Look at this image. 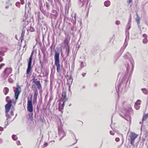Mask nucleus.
<instances>
[{"mask_svg":"<svg viewBox=\"0 0 148 148\" xmlns=\"http://www.w3.org/2000/svg\"><path fill=\"white\" fill-rule=\"evenodd\" d=\"M32 96H31L30 97L29 99H28L27 103V110L31 113L28 114V115L29 119L31 120H32L33 119V113L32 112H33V108L32 102Z\"/></svg>","mask_w":148,"mask_h":148,"instance_id":"f257e3e1","label":"nucleus"},{"mask_svg":"<svg viewBox=\"0 0 148 148\" xmlns=\"http://www.w3.org/2000/svg\"><path fill=\"white\" fill-rule=\"evenodd\" d=\"M60 54L59 52H56L54 55L55 65L57 67V72L58 73H60L61 71L59 60Z\"/></svg>","mask_w":148,"mask_h":148,"instance_id":"f03ea898","label":"nucleus"},{"mask_svg":"<svg viewBox=\"0 0 148 148\" xmlns=\"http://www.w3.org/2000/svg\"><path fill=\"white\" fill-rule=\"evenodd\" d=\"M126 77V76L125 74L123 75V76L122 78V79L120 83L119 84L118 86V89L119 90H122V92H125L126 91V88H127L129 86V84H127V82L126 83L125 87H123L124 84L123 82L124 80L125 79Z\"/></svg>","mask_w":148,"mask_h":148,"instance_id":"7ed1b4c3","label":"nucleus"},{"mask_svg":"<svg viewBox=\"0 0 148 148\" xmlns=\"http://www.w3.org/2000/svg\"><path fill=\"white\" fill-rule=\"evenodd\" d=\"M131 27V24H130L129 23H127L125 29V35L126 36V37L124 43V45L125 46H127L128 44L127 41L129 40L130 36L129 30Z\"/></svg>","mask_w":148,"mask_h":148,"instance_id":"20e7f679","label":"nucleus"},{"mask_svg":"<svg viewBox=\"0 0 148 148\" xmlns=\"http://www.w3.org/2000/svg\"><path fill=\"white\" fill-rule=\"evenodd\" d=\"M33 52V51L32 52L31 55L29 57V60H28V66L26 71V74L27 75L29 74L30 72H31V70L32 69V66L31 65L32 62V56Z\"/></svg>","mask_w":148,"mask_h":148,"instance_id":"39448f33","label":"nucleus"},{"mask_svg":"<svg viewBox=\"0 0 148 148\" xmlns=\"http://www.w3.org/2000/svg\"><path fill=\"white\" fill-rule=\"evenodd\" d=\"M12 69L10 68H7L3 72L2 75L5 78H6L11 73Z\"/></svg>","mask_w":148,"mask_h":148,"instance_id":"423d86ee","label":"nucleus"},{"mask_svg":"<svg viewBox=\"0 0 148 148\" xmlns=\"http://www.w3.org/2000/svg\"><path fill=\"white\" fill-rule=\"evenodd\" d=\"M15 93L14 97L16 100L18 99V96L21 92V87L17 85L16 88L14 90Z\"/></svg>","mask_w":148,"mask_h":148,"instance_id":"0eeeda50","label":"nucleus"},{"mask_svg":"<svg viewBox=\"0 0 148 148\" xmlns=\"http://www.w3.org/2000/svg\"><path fill=\"white\" fill-rule=\"evenodd\" d=\"M126 47V46H124V45L123 46L121 47L120 51L118 52L117 56L114 57V63H115L120 56L122 54Z\"/></svg>","mask_w":148,"mask_h":148,"instance_id":"6e6552de","label":"nucleus"},{"mask_svg":"<svg viewBox=\"0 0 148 148\" xmlns=\"http://www.w3.org/2000/svg\"><path fill=\"white\" fill-rule=\"evenodd\" d=\"M126 47V46H124V45L123 46L121 47L120 51L118 52L117 56L114 57V63H115L120 56L122 54Z\"/></svg>","mask_w":148,"mask_h":148,"instance_id":"1a4fd4ad","label":"nucleus"},{"mask_svg":"<svg viewBox=\"0 0 148 148\" xmlns=\"http://www.w3.org/2000/svg\"><path fill=\"white\" fill-rule=\"evenodd\" d=\"M12 102L11 99H10L8 102L5 105V114H7L9 112L12 106Z\"/></svg>","mask_w":148,"mask_h":148,"instance_id":"9d476101","label":"nucleus"},{"mask_svg":"<svg viewBox=\"0 0 148 148\" xmlns=\"http://www.w3.org/2000/svg\"><path fill=\"white\" fill-rule=\"evenodd\" d=\"M138 135L134 132H132L130 135L131 144L133 145L135 139L137 137Z\"/></svg>","mask_w":148,"mask_h":148,"instance_id":"9b49d317","label":"nucleus"},{"mask_svg":"<svg viewBox=\"0 0 148 148\" xmlns=\"http://www.w3.org/2000/svg\"><path fill=\"white\" fill-rule=\"evenodd\" d=\"M58 134L60 138L59 139L60 140H61L62 138L66 136V134L64 130L62 128H58Z\"/></svg>","mask_w":148,"mask_h":148,"instance_id":"f8f14e48","label":"nucleus"},{"mask_svg":"<svg viewBox=\"0 0 148 148\" xmlns=\"http://www.w3.org/2000/svg\"><path fill=\"white\" fill-rule=\"evenodd\" d=\"M34 93L32 102L33 104H34L37 103V99L38 95V92L36 88L34 89Z\"/></svg>","mask_w":148,"mask_h":148,"instance_id":"ddd939ff","label":"nucleus"},{"mask_svg":"<svg viewBox=\"0 0 148 148\" xmlns=\"http://www.w3.org/2000/svg\"><path fill=\"white\" fill-rule=\"evenodd\" d=\"M51 15L52 18L56 19L58 15L57 12L56 10H53L51 13Z\"/></svg>","mask_w":148,"mask_h":148,"instance_id":"4468645a","label":"nucleus"},{"mask_svg":"<svg viewBox=\"0 0 148 148\" xmlns=\"http://www.w3.org/2000/svg\"><path fill=\"white\" fill-rule=\"evenodd\" d=\"M31 5L30 3L29 2L27 3L26 4L25 6V13L28 12V13H30L31 10V7L30 5Z\"/></svg>","mask_w":148,"mask_h":148,"instance_id":"2eb2a0df","label":"nucleus"},{"mask_svg":"<svg viewBox=\"0 0 148 148\" xmlns=\"http://www.w3.org/2000/svg\"><path fill=\"white\" fill-rule=\"evenodd\" d=\"M140 103L141 101L140 100H138L135 103L134 105V107L136 110H138L139 109Z\"/></svg>","mask_w":148,"mask_h":148,"instance_id":"dca6fc26","label":"nucleus"},{"mask_svg":"<svg viewBox=\"0 0 148 148\" xmlns=\"http://www.w3.org/2000/svg\"><path fill=\"white\" fill-rule=\"evenodd\" d=\"M40 10L44 15L47 17H49V13L48 11L47 12L46 10H44L43 8H42L41 7L40 8Z\"/></svg>","mask_w":148,"mask_h":148,"instance_id":"f3484780","label":"nucleus"},{"mask_svg":"<svg viewBox=\"0 0 148 148\" xmlns=\"http://www.w3.org/2000/svg\"><path fill=\"white\" fill-rule=\"evenodd\" d=\"M73 79L72 78L71 76H70L69 78L67 79V82L66 84L67 85H69V88L71 86V85L72 84V82H73Z\"/></svg>","mask_w":148,"mask_h":148,"instance_id":"a211bd4d","label":"nucleus"},{"mask_svg":"<svg viewBox=\"0 0 148 148\" xmlns=\"http://www.w3.org/2000/svg\"><path fill=\"white\" fill-rule=\"evenodd\" d=\"M127 121H130L131 120V117L127 113L125 114L124 116H122Z\"/></svg>","mask_w":148,"mask_h":148,"instance_id":"6ab92c4d","label":"nucleus"},{"mask_svg":"<svg viewBox=\"0 0 148 148\" xmlns=\"http://www.w3.org/2000/svg\"><path fill=\"white\" fill-rule=\"evenodd\" d=\"M34 83L37 86V88L38 90H40L42 89V86L40 81H37V82L35 81L34 82Z\"/></svg>","mask_w":148,"mask_h":148,"instance_id":"aec40b11","label":"nucleus"},{"mask_svg":"<svg viewBox=\"0 0 148 148\" xmlns=\"http://www.w3.org/2000/svg\"><path fill=\"white\" fill-rule=\"evenodd\" d=\"M69 40L70 39L68 37L66 38L64 40V42L65 45L66 47L69 46Z\"/></svg>","mask_w":148,"mask_h":148,"instance_id":"412c9836","label":"nucleus"},{"mask_svg":"<svg viewBox=\"0 0 148 148\" xmlns=\"http://www.w3.org/2000/svg\"><path fill=\"white\" fill-rule=\"evenodd\" d=\"M130 56H131L130 53L128 52H127L123 56V58H124L128 60L131 62Z\"/></svg>","mask_w":148,"mask_h":148,"instance_id":"4be33fe9","label":"nucleus"},{"mask_svg":"<svg viewBox=\"0 0 148 148\" xmlns=\"http://www.w3.org/2000/svg\"><path fill=\"white\" fill-rule=\"evenodd\" d=\"M76 14H75V16L74 17H72L71 19V22L72 23L73 25V26H74L76 24Z\"/></svg>","mask_w":148,"mask_h":148,"instance_id":"5701e85b","label":"nucleus"},{"mask_svg":"<svg viewBox=\"0 0 148 148\" xmlns=\"http://www.w3.org/2000/svg\"><path fill=\"white\" fill-rule=\"evenodd\" d=\"M64 23H66L67 25H69L70 24L69 18L66 17L65 16L64 19Z\"/></svg>","mask_w":148,"mask_h":148,"instance_id":"b1692460","label":"nucleus"},{"mask_svg":"<svg viewBox=\"0 0 148 148\" xmlns=\"http://www.w3.org/2000/svg\"><path fill=\"white\" fill-rule=\"evenodd\" d=\"M22 30V32L21 34V37L20 38L21 41L22 40L24 36L25 29H24V28H23Z\"/></svg>","mask_w":148,"mask_h":148,"instance_id":"393cba45","label":"nucleus"},{"mask_svg":"<svg viewBox=\"0 0 148 148\" xmlns=\"http://www.w3.org/2000/svg\"><path fill=\"white\" fill-rule=\"evenodd\" d=\"M70 52V46H68V47H66V56L68 57L69 54Z\"/></svg>","mask_w":148,"mask_h":148,"instance_id":"a878e982","label":"nucleus"},{"mask_svg":"<svg viewBox=\"0 0 148 148\" xmlns=\"http://www.w3.org/2000/svg\"><path fill=\"white\" fill-rule=\"evenodd\" d=\"M9 91V89L7 87H5L3 89V92L4 94L6 95L8 94Z\"/></svg>","mask_w":148,"mask_h":148,"instance_id":"bb28decb","label":"nucleus"},{"mask_svg":"<svg viewBox=\"0 0 148 148\" xmlns=\"http://www.w3.org/2000/svg\"><path fill=\"white\" fill-rule=\"evenodd\" d=\"M49 3L47 2H45V5L46 6V8L47 10V11H49L50 9V5H49Z\"/></svg>","mask_w":148,"mask_h":148,"instance_id":"cd10ccee","label":"nucleus"},{"mask_svg":"<svg viewBox=\"0 0 148 148\" xmlns=\"http://www.w3.org/2000/svg\"><path fill=\"white\" fill-rule=\"evenodd\" d=\"M110 1L108 0L104 2V5L107 7L109 6L110 5Z\"/></svg>","mask_w":148,"mask_h":148,"instance_id":"c85d7f7f","label":"nucleus"},{"mask_svg":"<svg viewBox=\"0 0 148 148\" xmlns=\"http://www.w3.org/2000/svg\"><path fill=\"white\" fill-rule=\"evenodd\" d=\"M86 65V64L85 62L84 63L83 62H82L80 64V67L79 69V70H81L82 69V68L84 67Z\"/></svg>","mask_w":148,"mask_h":148,"instance_id":"c756f323","label":"nucleus"},{"mask_svg":"<svg viewBox=\"0 0 148 148\" xmlns=\"http://www.w3.org/2000/svg\"><path fill=\"white\" fill-rule=\"evenodd\" d=\"M55 46L54 45V43L53 42L50 47V49H51V51H53L55 49Z\"/></svg>","mask_w":148,"mask_h":148,"instance_id":"7c9ffc66","label":"nucleus"},{"mask_svg":"<svg viewBox=\"0 0 148 148\" xmlns=\"http://www.w3.org/2000/svg\"><path fill=\"white\" fill-rule=\"evenodd\" d=\"M141 90L143 91V93L147 95L148 94V92L147 89L145 88H142Z\"/></svg>","mask_w":148,"mask_h":148,"instance_id":"2f4dec72","label":"nucleus"},{"mask_svg":"<svg viewBox=\"0 0 148 148\" xmlns=\"http://www.w3.org/2000/svg\"><path fill=\"white\" fill-rule=\"evenodd\" d=\"M137 17L136 18V21L137 24H138L139 23H140V18L138 16L137 14Z\"/></svg>","mask_w":148,"mask_h":148,"instance_id":"473e14b6","label":"nucleus"},{"mask_svg":"<svg viewBox=\"0 0 148 148\" xmlns=\"http://www.w3.org/2000/svg\"><path fill=\"white\" fill-rule=\"evenodd\" d=\"M147 118L148 119V113L146 115L143 116L142 121H143L145 120Z\"/></svg>","mask_w":148,"mask_h":148,"instance_id":"72a5a7b5","label":"nucleus"},{"mask_svg":"<svg viewBox=\"0 0 148 148\" xmlns=\"http://www.w3.org/2000/svg\"><path fill=\"white\" fill-rule=\"evenodd\" d=\"M65 13L66 14H68L69 12V8L68 7L66 6L65 7Z\"/></svg>","mask_w":148,"mask_h":148,"instance_id":"f704fd0d","label":"nucleus"},{"mask_svg":"<svg viewBox=\"0 0 148 148\" xmlns=\"http://www.w3.org/2000/svg\"><path fill=\"white\" fill-rule=\"evenodd\" d=\"M148 42V40L147 38H145L143 40V42L144 44H146Z\"/></svg>","mask_w":148,"mask_h":148,"instance_id":"c9c22d12","label":"nucleus"},{"mask_svg":"<svg viewBox=\"0 0 148 148\" xmlns=\"http://www.w3.org/2000/svg\"><path fill=\"white\" fill-rule=\"evenodd\" d=\"M5 114L6 116L7 117L6 119L7 121L8 119H10L11 117V116H12L8 114V113H7V114Z\"/></svg>","mask_w":148,"mask_h":148,"instance_id":"e433bc0d","label":"nucleus"},{"mask_svg":"<svg viewBox=\"0 0 148 148\" xmlns=\"http://www.w3.org/2000/svg\"><path fill=\"white\" fill-rule=\"evenodd\" d=\"M16 135L13 134L12 136V139L14 140H17V137H16Z\"/></svg>","mask_w":148,"mask_h":148,"instance_id":"4c0bfd02","label":"nucleus"},{"mask_svg":"<svg viewBox=\"0 0 148 148\" xmlns=\"http://www.w3.org/2000/svg\"><path fill=\"white\" fill-rule=\"evenodd\" d=\"M15 5L16 6L19 8L20 7V3L19 2H17L16 3Z\"/></svg>","mask_w":148,"mask_h":148,"instance_id":"58836bf2","label":"nucleus"},{"mask_svg":"<svg viewBox=\"0 0 148 148\" xmlns=\"http://www.w3.org/2000/svg\"><path fill=\"white\" fill-rule=\"evenodd\" d=\"M28 23L27 22H25L23 23V28H24V29H25V28L26 25H27Z\"/></svg>","mask_w":148,"mask_h":148,"instance_id":"ea45409f","label":"nucleus"},{"mask_svg":"<svg viewBox=\"0 0 148 148\" xmlns=\"http://www.w3.org/2000/svg\"><path fill=\"white\" fill-rule=\"evenodd\" d=\"M29 30L31 32H32L34 31L35 30L34 28L32 26H30L29 27Z\"/></svg>","mask_w":148,"mask_h":148,"instance_id":"a19ab883","label":"nucleus"},{"mask_svg":"<svg viewBox=\"0 0 148 148\" xmlns=\"http://www.w3.org/2000/svg\"><path fill=\"white\" fill-rule=\"evenodd\" d=\"M62 97H64V99H65V98L66 97V95L65 93H64V95L63 92H62Z\"/></svg>","mask_w":148,"mask_h":148,"instance_id":"79ce46f5","label":"nucleus"},{"mask_svg":"<svg viewBox=\"0 0 148 148\" xmlns=\"http://www.w3.org/2000/svg\"><path fill=\"white\" fill-rule=\"evenodd\" d=\"M110 134L112 135H114L115 134L114 132L112 131H110Z\"/></svg>","mask_w":148,"mask_h":148,"instance_id":"37998d69","label":"nucleus"},{"mask_svg":"<svg viewBox=\"0 0 148 148\" xmlns=\"http://www.w3.org/2000/svg\"><path fill=\"white\" fill-rule=\"evenodd\" d=\"M8 81L10 83H12L13 82V80L11 78H10L9 79Z\"/></svg>","mask_w":148,"mask_h":148,"instance_id":"c03bdc74","label":"nucleus"},{"mask_svg":"<svg viewBox=\"0 0 148 148\" xmlns=\"http://www.w3.org/2000/svg\"><path fill=\"white\" fill-rule=\"evenodd\" d=\"M32 81H33V82L34 83V82H37V79H35V77H34V78L32 79Z\"/></svg>","mask_w":148,"mask_h":148,"instance_id":"a18cd8bd","label":"nucleus"},{"mask_svg":"<svg viewBox=\"0 0 148 148\" xmlns=\"http://www.w3.org/2000/svg\"><path fill=\"white\" fill-rule=\"evenodd\" d=\"M140 23H139L138 24H137V25H138V28L140 29V30L141 31V26H140Z\"/></svg>","mask_w":148,"mask_h":148,"instance_id":"49530a36","label":"nucleus"},{"mask_svg":"<svg viewBox=\"0 0 148 148\" xmlns=\"http://www.w3.org/2000/svg\"><path fill=\"white\" fill-rule=\"evenodd\" d=\"M16 144L18 145H21L20 142L19 141H17L16 142Z\"/></svg>","mask_w":148,"mask_h":148,"instance_id":"de8ad7c7","label":"nucleus"},{"mask_svg":"<svg viewBox=\"0 0 148 148\" xmlns=\"http://www.w3.org/2000/svg\"><path fill=\"white\" fill-rule=\"evenodd\" d=\"M38 57H39V60H41V56L40 53H39L38 54Z\"/></svg>","mask_w":148,"mask_h":148,"instance_id":"09e8293b","label":"nucleus"},{"mask_svg":"<svg viewBox=\"0 0 148 148\" xmlns=\"http://www.w3.org/2000/svg\"><path fill=\"white\" fill-rule=\"evenodd\" d=\"M10 98V97H9V96L7 97L6 98V101H8V100H9Z\"/></svg>","mask_w":148,"mask_h":148,"instance_id":"8fccbe9b","label":"nucleus"},{"mask_svg":"<svg viewBox=\"0 0 148 148\" xmlns=\"http://www.w3.org/2000/svg\"><path fill=\"white\" fill-rule=\"evenodd\" d=\"M116 24L117 25H118L120 24V22L119 21L117 20L116 22Z\"/></svg>","mask_w":148,"mask_h":148,"instance_id":"3c124183","label":"nucleus"},{"mask_svg":"<svg viewBox=\"0 0 148 148\" xmlns=\"http://www.w3.org/2000/svg\"><path fill=\"white\" fill-rule=\"evenodd\" d=\"M115 140H116V142H119V140H120V139H119V138H118V137L116 138H115Z\"/></svg>","mask_w":148,"mask_h":148,"instance_id":"603ef678","label":"nucleus"},{"mask_svg":"<svg viewBox=\"0 0 148 148\" xmlns=\"http://www.w3.org/2000/svg\"><path fill=\"white\" fill-rule=\"evenodd\" d=\"M21 3L22 5H23L24 3V0H20Z\"/></svg>","mask_w":148,"mask_h":148,"instance_id":"864d4df0","label":"nucleus"},{"mask_svg":"<svg viewBox=\"0 0 148 148\" xmlns=\"http://www.w3.org/2000/svg\"><path fill=\"white\" fill-rule=\"evenodd\" d=\"M5 64H3V63H2V64H1L0 65V69H1L2 67L3 66H4L5 65Z\"/></svg>","mask_w":148,"mask_h":148,"instance_id":"5fc2aeb1","label":"nucleus"},{"mask_svg":"<svg viewBox=\"0 0 148 148\" xmlns=\"http://www.w3.org/2000/svg\"><path fill=\"white\" fill-rule=\"evenodd\" d=\"M143 37H144L145 38H146L147 37V35L145 34H144L143 35Z\"/></svg>","mask_w":148,"mask_h":148,"instance_id":"6e6d98bb","label":"nucleus"},{"mask_svg":"<svg viewBox=\"0 0 148 148\" xmlns=\"http://www.w3.org/2000/svg\"><path fill=\"white\" fill-rule=\"evenodd\" d=\"M4 53L2 52L1 51H0V55H1L2 56H3L4 55Z\"/></svg>","mask_w":148,"mask_h":148,"instance_id":"4d7b16f0","label":"nucleus"},{"mask_svg":"<svg viewBox=\"0 0 148 148\" xmlns=\"http://www.w3.org/2000/svg\"><path fill=\"white\" fill-rule=\"evenodd\" d=\"M85 1H82V5L81 6V7H82L84 5L85 3Z\"/></svg>","mask_w":148,"mask_h":148,"instance_id":"13d9d810","label":"nucleus"},{"mask_svg":"<svg viewBox=\"0 0 148 148\" xmlns=\"http://www.w3.org/2000/svg\"><path fill=\"white\" fill-rule=\"evenodd\" d=\"M37 72H38L39 74H40L42 73V69H40V71L39 70V71H37Z\"/></svg>","mask_w":148,"mask_h":148,"instance_id":"bf43d9fd","label":"nucleus"},{"mask_svg":"<svg viewBox=\"0 0 148 148\" xmlns=\"http://www.w3.org/2000/svg\"><path fill=\"white\" fill-rule=\"evenodd\" d=\"M48 1L51 2V4H52L53 3V1L52 0H47Z\"/></svg>","mask_w":148,"mask_h":148,"instance_id":"052dcab7","label":"nucleus"},{"mask_svg":"<svg viewBox=\"0 0 148 148\" xmlns=\"http://www.w3.org/2000/svg\"><path fill=\"white\" fill-rule=\"evenodd\" d=\"M48 145V143H45L44 144V147L47 146Z\"/></svg>","mask_w":148,"mask_h":148,"instance_id":"680f3d73","label":"nucleus"},{"mask_svg":"<svg viewBox=\"0 0 148 148\" xmlns=\"http://www.w3.org/2000/svg\"><path fill=\"white\" fill-rule=\"evenodd\" d=\"M131 17L130 19H129V22L128 23H130V24H131Z\"/></svg>","mask_w":148,"mask_h":148,"instance_id":"e2e57ef3","label":"nucleus"},{"mask_svg":"<svg viewBox=\"0 0 148 148\" xmlns=\"http://www.w3.org/2000/svg\"><path fill=\"white\" fill-rule=\"evenodd\" d=\"M13 113H14V112L13 111H11V112H10V114H11V116H13Z\"/></svg>","mask_w":148,"mask_h":148,"instance_id":"0e129e2a","label":"nucleus"},{"mask_svg":"<svg viewBox=\"0 0 148 148\" xmlns=\"http://www.w3.org/2000/svg\"><path fill=\"white\" fill-rule=\"evenodd\" d=\"M132 1V0H128L127 1V2L129 3H131Z\"/></svg>","mask_w":148,"mask_h":148,"instance_id":"69168bd1","label":"nucleus"},{"mask_svg":"<svg viewBox=\"0 0 148 148\" xmlns=\"http://www.w3.org/2000/svg\"><path fill=\"white\" fill-rule=\"evenodd\" d=\"M86 74V73H84L82 74V75L83 77H84L85 76V75Z\"/></svg>","mask_w":148,"mask_h":148,"instance_id":"338daca9","label":"nucleus"},{"mask_svg":"<svg viewBox=\"0 0 148 148\" xmlns=\"http://www.w3.org/2000/svg\"><path fill=\"white\" fill-rule=\"evenodd\" d=\"M3 60V58L1 56H0V62L2 61Z\"/></svg>","mask_w":148,"mask_h":148,"instance_id":"774afa93","label":"nucleus"}]
</instances>
